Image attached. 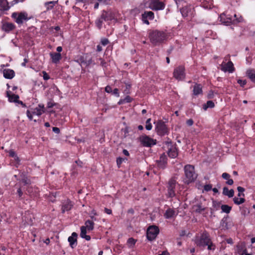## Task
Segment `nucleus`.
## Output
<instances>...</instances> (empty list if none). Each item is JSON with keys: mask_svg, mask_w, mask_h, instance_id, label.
Returning a JSON list of instances; mask_svg holds the SVG:
<instances>
[{"mask_svg": "<svg viewBox=\"0 0 255 255\" xmlns=\"http://www.w3.org/2000/svg\"><path fill=\"white\" fill-rule=\"evenodd\" d=\"M195 243L199 247L205 248L207 246L208 250L214 251L216 248L215 245L213 243L209 234L206 231H204L198 238L196 239Z\"/></svg>", "mask_w": 255, "mask_h": 255, "instance_id": "1", "label": "nucleus"}, {"mask_svg": "<svg viewBox=\"0 0 255 255\" xmlns=\"http://www.w3.org/2000/svg\"><path fill=\"white\" fill-rule=\"evenodd\" d=\"M162 148L166 152L169 157L176 158L178 155V150L176 145L168 138L167 141L163 143Z\"/></svg>", "mask_w": 255, "mask_h": 255, "instance_id": "2", "label": "nucleus"}, {"mask_svg": "<svg viewBox=\"0 0 255 255\" xmlns=\"http://www.w3.org/2000/svg\"><path fill=\"white\" fill-rule=\"evenodd\" d=\"M184 169L185 175V182L188 184L194 181L197 177L195 172L194 166L188 164L184 166Z\"/></svg>", "mask_w": 255, "mask_h": 255, "instance_id": "3", "label": "nucleus"}, {"mask_svg": "<svg viewBox=\"0 0 255 255\" xmlns=\"http://www.w3.org/2000/svg\"><path fill=\"white\" fill-rule=\"evenodd\" d=\"M177 182L176 180L172 178L170 179L167 186V196L169 198H172L176 195L175 193V187Z\"/></svg>", "mask_w": 255, "mask_h": 255, "instance_id": "4", "label": "nucleus"}, {"mask_svg": "<svg viewBox=\"0 0 255 255\" xmlns=\"http://www.w3.org/2000/svg\"><path fill=\"white\" fill-rule=\"evenodd\" d=\"M185 69L183 65H180L174 69L173 72L174 77L178 80H182L185 78Z\"/></svg>", "mask_w": 255, "mask_h": 255, "instance_id": "5", "label": "nucleus"}, {"mask_svg": "<svg viewBox=\"0 0 255 255\" xmlns=\"http://www.w3.org/2000/svg\"><path fill=\"white\" fill-rule=\"evenodd\" d=\"M11 17L15 19V22L18 24H22L24 20L28 19L27 14L22 12L19 13L13 12L12 13Z\"/></svg>", "mask_w": 255, "mask_h": 255, "instance_id": "6", "label": "nucleus"}, {"mask_svg": "<svg viewBox=\"0 0 255 255\" xmlns=\"http://www.w3.org/2000/svg\"><path fill=\"white\" fill-rule=\"evenodd\" d=\"M159 232L157 227L150 226L148 228L146 232V237L149 241H152L155 239Z\"/></svg>", "mask_w": 255, "mask_h": 255, "instance_id": "7", "label": "nucleus"}, {"mask_svg": "<svg viewBox=\"0 0 255 255\" xmlns=\"http://www.w3.org/2000/svg\"><path fill=\"white\" fill-rule=\"evenodd\" d=\"M77 61L80 63L81 67H87L92 63V58L88 54H86L83 56H81Z\"/></svg>", "mask_w": 255, "mask_h": 255, "instance_id": "8", "label": "nucleus"}, {"mask_svg": "<svg viewBox=\"0 0 255 255\" xmlns=\"http://www.w3.org/2000/svg\"><path fill=\"white\" fill-rule=\"evenodd\" d=\"M149 38L152 44L156 45L159 42V31L158 30H152L149 31Z\"/></svg>", "mask_w": 255, "mask_h": 255, "instance_id": "9", "label": "nucleus"}, {"mask_svg": "<svg viewBox=\"0 0 255 255\" xmlns=\"http://www.w3.org/2000/svg\"><path fill=\"white\" fill-rule=\"evenodd\" d=\"M220 21L225 25H229L232 23H234L235 19H233L232 15L228 14L224 12L220 16Z\"/></svg>", "mask_w": 255, "mask_h": 255, "instance_id": "10", "label": "nucleus"}, {"mask_svg": "<svg viewBox=\"0 0 255 255\" xmlns=\"http://www.w3.org/2000/svg\"><path fill=\"white\" fill-rule=\"evenodd\" d=\"M74 203L69 199H67L62 202L61 212L64 213L65 212L69 211L73 207Z\"/></svg>", "mask_w": 255, "mask_h": 255, "instance_id": "11", "label": "nucleus"}, {"mask_svg": "<svg viewBox=\"0 0 255 255\" xmlns=\"http://www.w3.org/2000/svg\"><path fill=\"white\" fill-rule=\"evenodd\" d=\"M4 65H1L0 72L2 73L3 77L5 79H11L15 76L14 71L10 69H4Z\"/></svg>", "mask_w": 255, "mask_h": 255, "instance_id": "12", "label": "nucleus"}, {"mask_svg": "<svg viewBox=\"0 0 255 255\" xmlns=\"http://www.w3.org/2000/svg\"><path fill=\"white\" fill-rule=\"evenodd\" d=\"M141 142L144 146L150 147L156 143V140L147 135L141 137Z\"/></svg>", "mask_w": 255, "mask_h": 255, "instance_id": "13", "label": "nucleus"}, {"mask_svg": "<svg viewBox=\"0 0 255 255\" xmlns=\"http://www.w3.org/2000/svg\"><path fill=\"white\" fill-rule=\"evenodd\" d=\"M221 70L226 72H229V73H232L235 70V68L234 66V64L231 61H228L227 63H223L221 65Z\"/></svg>", "mask_w": 255, "mask_h": 255, "instance_id": "14", "label": "nucleus"}, {"mask_svg": "<svg viewBox=\"0 0 255 255\" xmlns=\"http://www.w3.org/2000/svg\"><path fill=\"white\" fill-rule=\"evenodd\" d=\"M141 19L144 23L147 25L149 24L148 20H152L154 18V13L152 11H144L141 15Z\"/></svg>", "mask_w": 255, "mask_h": 255, "instance_id": "15", "label": "nucleus"}, {"mask_svg": "<svg viewBox=\"0 0 255 255\" xmlns=\"http://www.w3.org/2000/svg\"><path fill=\"white\" fill-rule=\"evenodd\" d=\"M16 28L15 25L11 22H5L1 25V29L2 31L9 33Z\"/></svg>", "mask_w": 255, "mask_h": 255, "instance_id": "16", "label": "nucleus"}, {"mask_svg": "<svg viewBox=\"0 0 255 255\" xmlns=\"http://www.w3.org/2000/svg\"><path fill=\"white\" fill-rule=\"evenodd\" d=\"M160 42L164 40L171 39L173 36V33L172 30L160 31Z\"/></svg>", "mask_w": 255, "mask_h": 255, "instance_id": "17", "label": "nucleus"}, {"mask_svg": "<svg viewBox=\"0 0 255 255\" xmlns=\"http://www.w3.org/2000/svg\"><path fill=\"white\" fill-rule=\"evenodd\" d=\"M78 235L76 233L73 232L72 234V235L69 237L68 239V241L69 243L70 246L74 249L75 248L77 245V238Z\"/></svg>", "mask_w": 255, "mask_h": 255, "instance_id": "18", "label": "nucleus"}, {"mask_svg": "<svg viewBox=\"0 0 255 255\" xmlns=\"http://www.w3.org/2000/svg\"><path fill=\"white\" fill-rule=\"evenodd\" d=\"M229 219V216H224L221 221V227L222 230H228L231 227V224L229 223L228 221Z\"/></svg>", "mask_w": 255, "mask_h": 255, "instance_id": "19", "label": "nucleus"}, {"mask_svg": "<svg viewBox=\"0 0 255 255\" xmlns=\"http://www.w3.org/2000/svg\"><path fill=\"white\" fill-rule=\"evenodd\" d=\"M52 63L57 64L62 59L61 53L56 52H51L49 54Z\"/></svg>", "mask_w": 255, "mask_h": 255, "instance_id": "20", "label": "nucleus"}, {"mask_svg": "<svg viewBox=\"0 0 255 255\" xmlns=\"http://www.w3.org/2000/svg\"><path fill=\"white\" fill-rule=\"evenodd\" d=\"M6 95L10 102L17 103L19 98L18 95L13 94L10 91L6 92Z\"/></svg>", "mask_w": 255, "mask_h": 255, "instance_id": "21", "label": "nucleus"}, {"mask_svg": "<svg viewBox=\"0 0 255 255\" xmlns=\"http://www.w3.org/2000/svg\"><path fill=\"white\" fill-rule=\"evenodd\" d=\"M202 86L200 84L196 83L193 87V94L195 96H198L200 94H202Z\"/></svg>", "mask_w": 255, "mask_h": 255, "instance_id": "22", "label": "nucleus"}, {"mask_svg": "<svg viewBox=\"0 0 255 255\" xmlns=\"http://www.w3.org/2000/svg\"><path fill=\"white\" fill-rule=\"evenodd\" d=\"M247 76L250 79V80L255 83V69L250 68L246 71Z\"/></svg>", "mask_w": 255, "mask_h": 255, "instance_id": "23", "label": "nucleus"}, {"mask_svg": "<svg viewBox=\"0 0 255 255\" xmlns=\"http://www.w3.org/2000/svg\"><path fill=\"white\" fill-rule=\"evenodd\" d=\"M102 13L103 17H104L105 21H111L114 19V16L111 12L103 10Z\"/></svg>", "mask_w": 255, "mask_h": 255, "instance_id": "24", "label": "nucleus"}, {"mask_svg": "<svg viewBox=\"0 0 255 255\" xmlns=\"http://www.w3.org/2000/svg\"><path fill=\"white\" fill-rule=\"evenodd\" d=\"M167 164V157L165 154V152L160 155V168L164 169Z\"/></svg>", "mask_w": 255, "mask_h": 255, "instance_id": "25", "label": "nucleus"}, {"mask_svg": "<svg viewBox=\"0 0 255 255\" xmlns=\"http://www.w3.org/2000/svg\"><path fill=\"white\" fill-rule=\"evenodd\" d=\"M164 216L166 219H171L176 216L175 212L173 209H168L164 213Z\"/></svg>", "mask_w": 255, "mask_h": 255, "instance_id": "26", "label": "nucleus"}, {"mask_svg": "<svg viewBox=\"0 0 255 255\" xmlns=\"http://www.w3.org/2000/svg\"><path fill=\"white\" fill-rule=\"evenodd\" d=\"M149 7L153 10L159 9V0H152L150 2Z\"/></svg>", "mask_w": 255, "mask_h": 255, "instance_id": "27", "label": "nucleus"}, {"mask_svg": "<svg viewBox=\"0 0 255 255\" xmlns=\"http://www.w3.org/2000/svg\"><path fill=\"white\" fill-rule=\"evenodd\" d=\"M8 2L6 0H0V10L5 11L9 8Z\"/></svg>", "mask_w": 255, "mask_h": 255, "instance_id": "28", "label": "nucleus"}, {"mask_svg": "<svg viewBox=\"0 0 255 255\" xmlns=\"http://www.w3.org/2000/svg\"><path fill=\"white\" fill-rule=\"evenodd\" d=\"M223 194L229 198H231L234 195V190L233 189L229 190L228 187H224L223 189Z\"/></svg>", "mask_w": 255, "mask_h": 255, "instance_id": "29", "label": "nucleus"}, {"mask_svg": "<svg viewBox=\"0 0 255 255\" xmlns=\"http://www.w3.org/2000/svg\"><path fill=\"white\" fill-rule=\"evenodd\" d=\"M169 132V129L166 125L163 122L160 120V136L165 134H167Z\"/></svg>", "mask_w": 255, "mask_h": 255, "instance_id": "30", "label": "nucleus"}, {"mask_svg": "<svg viewBox=\"0 0 255 255\" xmlns=\"http://www.w3.org/2000/svg\"><path fill=\"white\" fill-rule=\"evenodd\" d=\"M104 21H105V19L104 17H103L102 13H101L100 16L95 21V24L99 29H101Z\"/></svg>", "mask_w": 255, "mask_h": 255, "instance_id": "31", "label": "nucleus"}, {"mask_svg": "<svg viewBox=\"0 0 255 255\" xmlns=\"http://www.w3.org/2000/svg\"><path fill=\"white\" fill-rule=\"evenodd\" d=\"M237 251L239 255H240V254H242V253L246 252L247 251V248L244 244L242 243L241 244H239L236 247Z\"/></svg>", "mask_w": 255, "mask_h": 255, "instance_id": "32", "label": "nucleus"}, {"mask_svg": "<svg viewBox=\"0 0 255 255\" xmlns=\"http://www.w3.org/2000/svg\"><path fill=\"white\" fill-rule=\"evenodd\" d=\"M85 227H86V229H87L89 231H92L94 228L95 224L93 221L88 220L85 222Z\"/></svg>", "mask_w": 255, "mask_h": 255, "instance_id": "33", "label": "nucleus"}, {"mask_svg": "<svg viewBox=\"0 0 255 255\" xmlns=\"http://www.w3.org/2000/svg\"><path fill=\"white\" fill-rule=\"evenodd\" d=\"M181 13L182 14V15L184 17H188L189 15V13L191 12V9L188 7H182L180 9Z\"/></svg>", "mask_w": 255, "mask_h": 255, "instance_id": "34", "label": "nucleus"}, {"mask_svg": "<svg viewBox=\"0 0 255 255\" xmlns=\"http://www.w3.org/2000/svg\"><path fill=\"white\" fill-rule=\"evenodd\" d=\"M221 209L222 210V213L229 214L230 213L232 210V207L228 205H222L221 206Z\"/></svg>", "mask_w": 255, "mask_h": 255, "instance_id": "35", "label": "nucleus"}, {"mask_svg": "<svg viewBox=\"0 0 255 255\" xmlns=\"http://www.w3.org/2000/svg\"><path fill=\"white\" fill-rule=\"evenodd\" d=\"M194 211L198 213H201L205 210V208L203 207L201 204H199L193 206Z\"/></svg>", "mask_w": 255, "mask_h": 255, "instance_id": "36", "label": "nucleus"}, {"mask_svg": "<svg viewBox=\"0 0 255 255\" xmlns=\"http://www.w3.org/2000/svg\"><path fill=\"white\" fill-rule=\"evenodd\" d=\"M212 1H207L206 0H204L201 3L202 6L205 9H211L212 7Z\"/></svg>", "mask_w": 255, "mask_h": 255, "instance_id": "37", "label": "nucleus"}, {"mask_svg": "<svg viewBox=\"0 0 255 255\" xmlns=\"http://www.w3.org/2000/svg\"><path fill=\"white\" fill-rule=\"evenodd\" d=\"M245 201L246 200L244 198H239L238 197H235L233 198V201L234 203L238 205L244 203L245 202Z\"/></svg>", "mask_w": 255, "mask_h": 255, "instance_id": "38", "label": "nucleus"}, {"mask_svg": "<svg viewBox=\"0 0 255 255\" xmlns=\"http://www.w3.org/2000/svg\"><path fill=\"white\" fill-rule=\"evenodd\" d=\"M32 111L31 112L33 115H36L37 116H40L42 114H43V111L40 110L39 109V108L36 107L34 109H32Z\"/></svg>", "mask_w": 255, "mask_h": 255, "instance_id": "39", "label": "nucleus"}, {"mask_svg": "<svg viewBox=\"0 0 255 255\" xmlns=\"http://www.w3.org/2000/svg\"><path fill=\"white\" fill-rule=\"evenodd\" d=\"M221 201H218L217 200L213 201V207L216 210H218L220 208H221Z\"/></svg>", "mask_w": 255, "mask_h": 255, "instance_id": "40", "label": "nucleus"}, {"mask_svg": "<svg viewBox=\"0 0 255 255\" xmlns=\"http://www.w3.org/2000/svg\"><path fill=\"white\" fill-rule=\"evenodd\" d=\"M27 192L29 194L30 196H37V191H35L34 192H33V188L31 186H28L27 188Z\"/></svg>", "mask_w": 255, "mask_h": 255, "instance_id": "41", "label": "nucleus"}, {"mask_svg": "<svg viewBox=\"0 0 255 255\" xmlns=\"http://www.w3.org/2000/svg\"><path fill=\"white\" fill-rule=\"evenodd\" d=\"M98 215L96 211L94 209L92 210L90 214V217L91 219V221H97V219L95 217V216Z\"/></svg>", "mask_w": 255, "mask_h": 255, "instance_id": "42", "label": "nucleus"}, {"mask_svg": "<svg viewBox=\"0 0 255 255\" xmlns=\"http://www.w3.org/2000/svg\"><path fill=\"white\" fill-rule=\"evenodd\" d=\"M215 107V104L212 101H208L207 102L206 104L204 105V108L206 110L207 108H212Z\"/></svg>", "mask_w": 255, "mask_h": 255, "instance_id": "43", "label": "nucleus"}, {"mask_svg": "<svg viewBox=\"0 0 255 255\" xmlns=\"http://www.w3.org/2000/svg\"><path fill=\"white\" fill-rule=\"evenodd\" d=\"M136 242V240L132 238H130L128 239L127 241V244L130 247H132L135 245Z\"/></svg>", "mask_w": 255, "mask_h": 255, "instance_id": "44", "label": "nucleus"}, {"mask_svg": "<svg viewBox=\"0 0 255 255\" xmlns=\"http://www.w3.org/2000/svg\"><path fill=\"white\" fill-rule=\"evenodd\" d=\"M126 88L124 90V93L126 94H129L131 88V84L128 83H125Z\"/></svg>", "mask_w": 255, "mask_h": 255, "instance_id": "45", "label": "nucleus"}, {"mask_svg": "<svg viewBox=\"0 0 255 255\" xmlns=\"http://www.w3.org/2000/svg\"><path fill=\"white\" fill-rule=\"evenodd\" d=\"M81 233H80V236L81 238L84 237L85 235H86L87 233V229L86 227H85V226H83L81 227Z\"/></svg>", "mask_w": 255, "mask_h": 255, "instance_id": "46", "label": "nucleus"}, {"mask_svg": "<svg viewBox=\"0 0 255 255\" xmlns=\"http://www.w3.org/2000/svg\"><path fill=\"white\" fill-rule=\"evenodd\" d=\"M150 121H151V119H148L147 120V121L146 122L145 128L148 130H151L152 128V125L150 123Z\"/></svg>", "mask_w": 255, "mask_h": 255, "instance_id": "47", "label": "nucleus"}, {"mask_svg": "<svg viewBox=\"0 0 255 255\" xmlns=\"http://www.w3.org/2000/svg\"><path fill=\"white\" fill-rule=\"evenodd\" d=\"M21 181L24 184V185H28L31 184V180L27 177H23V178L21 179Z\"/></svg>", "mask_w": 255, "mask_h": 255, "instance_id": "48", "label": "nucleus"}, {"mask_svg": "<svg viewBox=\"0 0 255 255\" xmlns=\"http://www.w3.org/2000/svg\"><path fill=\"white\" fill-rule=\"evenodd\" d=\"M237 83L240 84V85L242 87H244V86L245 85H246L247 84V81L246 80H241V79H238L237 80Z\"/></svg>", "mask_w": 255, "mask_h": 255, "instance_id": "49", "label": "nucleus"}, {"mask_svg": "<svg viewBox=\"0 0 255 255\" xmlns=\"http://www.w3.org/2000/svg\"><path fill=\"white\" fill-rule=\"evenodd\" d=\"M56 103L53 101H50L47 103V108L50 109L53 108L54 106L56 105Z\"/></svg>", "mask_w": 255, "mask_h": 255, "instance_id": "50", "label": "nucleus"}, {"mask_svg": "<svg viewBox=\"0 0 255 255\" xmlns=\"http://www.w3.org/2000/svg\"><path fill=\"white\" fill-rule=\"evenodd\" d=\"M101 43L103 45L106 46L109 43V41L107 38H103L101 39Z\"/></svg>", "mask_w": 255, "mask_h": 255, "instance_id": "51", "label": "nucleus"}, {"mask_svg": "<svg viewBox=\"0 0 255 255\" xmlns=\"http://www.w3.org/2000/svg\"><path fill=\"white\" fill-rule=\"evenodd\" d=\"M8 153H9V156L10 157H13V158L16 157V158H18V157L16 155V154L15 153V152L14 150H10L8 151Z\"/></svg>", "mask_w": 255, "mask_h": 255, "instance_id": "52", "label": "nucleus"}, {"mask_svg": "<svg viewBox=\"0 0 255 255\" xmlns=\"http://www.w3.org/2000/svg\"><path fill=\"white\" fill-rule=\"evenodd\" d=\"M214 97V93L212 90H210L207 95V98L208 99H212Z\"/></svg>", "mask_w": 255, "mask_h": 255, "instance_id": "53", "label": "nucleus"}, {"mask_svg": "<svg viewBox=\"0 0 255 255\" xmlns=\"http://www.w3.org/2000/svg\"><path fill=\"white\" fill-rule=\"evenodd\" d=\"M26 115L30 121H31L33 119V115L32 114V113L31 112V111L30 110H27Z\"/></svg>", "mask_w": 255, "mask_h": 255, "instance_id": "54", "label": "nucleus"}, {"mask_svg": "<svg viewBox=\"0 0 255 255\" xmlns=\"http://www.w3.org/2000/svg\"><path fill=\"white\" fill-rule=\"evenodd\" d=\"M222 177L223 179L228 180L230 178L231 176L229 173L224 172L222 174Z\"/></svg>", "mask_w": 255, "mask_h": 255, "instance_id": "55", "label": "nucleus"}, {"mask_svg": "<svg viewBox=\"0 0 255 255\" xmlns=\"http://www.w3.org/2000/svg\"><path fill=\"white\" fill-rule=\"evenodd\" d=\"M212 185L211 184H206L204 186V189L206 191H209L212 189Z\"/></svg>", "mask_w": 255, "mask_h": 255, "instance_id": "56", "label": "nucleus"}, {"mask_svg": "<svg viewBox=\"0 0 255 255\" xmlns=\"http://www.w3.org/2000/svg\"><path fill=\"white\" fill-rule=\"evenodd\" d=\"M112 93L118 97L120 96L119 91L118 88H115L114 90H112Z\"/></svg>", "mask_w": 255, "mask_h": 255, "instance_id": "57", "label": "nucleus"}, {"mask_svg": "<svg viewBox=\"0 0 255 255\" xmlns=\"http://www.w3.org/2000/svg\"><path fill=\"white\" fill-rule=\"evenodd\" d=\"M124 100L126 103H129L131 102L132 99L129 96H127L124 98Z\"/></svg>", "mask_w": 255, "mask_h": 255, "instance_id": "58", "label": "nucleus"}, {"mask_svg": "<svg viewBox=\"0 0 255 255\" xmlns=\"http://www.w3.org/2000/svg\"><path fill=\"white\" fill-rule=\"evenodd\" d=\"M105 91L108 93H112V88L110 86L108 85L105 87Z\"/></svg>", "mask_w": 255, "mask_h": 255, "instance_id": "59", "label": "nucleus"}, {"mask_svg": "<svg viewBox=\"0 0 255 255\" xmlns=\"http://www.w3.org/2000/svg\"><path fill=\"white\" fill-rule=\"evenodd\" d=\"M42 73H43V78L44 80H48V79H50L49 76L45 71H43Z\"/></svg>", "mask_w": 255, "mask_h": 255, "instance_id": "60", "label": "nucleus"}, {"mask_svg": "<svg viewBox=\"0 0 255 255\" xmlns=\"http://www.w3.org/2000/svg\"><path fill=\"white\" fill-rule=\"evenodd\" d=\"M124 160V159L122 157H118L117 158V165H120L122 162H123V161Z\"/></svg>", "mask_w": 255, "mask_h": 255, "instance_id": "61", "label": "nucleus"}, {"mask_svg": "<svg viewBox=\"0 0 255 255\" xmlns=\"http://www.w3.org/2000/svg\"><path fill=\"white\" fill-rule=\"evenodd\" d=\"M100 60L101 61L100 65L103 67H106L107 63L105 60L101 58H100Z\"/></svg>", "mask_w": 255, "mask_h": 255, "instance_id": "62", "label": "nucleus"}, {"mask_svg": "<svg viewBox=\"0 0 255 255\" xmlns=\"http://www.w3.org/2000/svg\"><path fill=\"white\" fill-rule=\"evenodd\" d=\"M17 194H18V198H21V197H22V195H23V192H22V190H21V188H20V187H19V188L17 189Z\"/></svg>", "mask_w": 255, "mask_h": 255, "instance_id": "63", "label": "nucleus"}, {"mask_svg": "<svg viewBox=\"0 0 255 255\" xmlns=\"http://www.w3.org/2000/svg\"><path fill=\"white\" fill-rule=\"evenodd\" d=\"M194 124V121L192 119H188V120H187L186 121V124L188 126H192Z\"/></svg>", "mask_w": 255, "mask_h": 255, "instance_id": "64", "label": "nucleus"}]
</instances>
